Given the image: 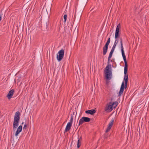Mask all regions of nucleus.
<instances>
[{"instance_id":"11","label":"nucleus","mask_w":149,"mask_h":149,"mask_svg":"<svg viewBox=\"0 0 149 149\" xmlns=\"http://www.w3.org/2000/svg\"><path fill=\"white\" fill-rule=\"evenodd\" d=\"M19 120H14L13 125V129H16L18 126Z\"/></svg>"},{"instance_id":"17","label":"nucleus","mask_w":149,"mask_h":149,"mask_svg":"<svg viewBox=\"0 0 149 149\" xmlns=\"http://www.w3.org/2000/svg\"><path fill=\"white\" fill-rule=\"evenodd\" d=\"M113 52H112V51H111V52H110V53L109 56L108 58V59L109 60H110L111 58L112 57V54H113Z\"/></svg>"},{"instance_id":"12","label":"nucleus","mask_w":149,"mask_h":149,"mask_svg":"<svg viewBox=\"0 0 149 149\" xmlns=\"http://www.w3.org/2000/svg\"><path fill=\"white\" fill-rule=\"evenodd\" d=\"M22 130V126L21 125L19 126L17 128V131H16L15 134V135L16 136H17L21 132Z\"/></svg>"},{"instance_id":"16","label":"nucleus","mask_w":149,"mask_h":149,"mask_svg":"<svg viewBox=\"0 0 149 149\" xmlns=\"http://www.w3.org/2000/svg\"><path fill=\"white\" fill-rule=\"evenodd\" d=\"M81 144V141H80V139H78L77 143V147L79 148Z\"/></svg>"},{"instance_id":"1","label":"nucleus","mask_w":149,"mask_h":149,"mask_svg":"<svg viewBox=\"0 0 149 149\" xmlns=\"http://www.w3.org/2000/svg\"><path fill=\"white\" fill-rule=\"evenodd\" d=\"M120 43L121 48V52L122 56L123 57L124 61L125 62V67H124V79L125 81V85L124 82L122 83L120 90L119 92V94L118 96H120L123 93L124 88H126L127 87V83L128 80V75L127 74V64L126 61V58L125 55V54L124 51L123 50V46L122 40V38H120Z\"/></svg>"},{"instance_id":"3","label":"nucleus","mask_w":149,"mask_h":149,"mask_svg":"<svg viewBox=\"0 0 149 149\" xmlns=\"http://www.w3.org/2000/svg\"><path fill=\"white\" fill-rule=\"evenodd\" d=\"M64 49L60 50L57 54V59L58 61H60L63 58L64 54Z\"/></svg>"},{"instance_id":"18","label":"nucleus","mask_w":149,"mask_h":149,"mask_svg":"<svg viewBox=\"0 0 149 149\" xmlns=\"http://www.w3.org/2000/svg\"><path fill=\"white\" fill-rule=\"evenodd\" d=\"M67 15L66 14H65L64 16V23L66 22V19H67Z\"/></svg>"},{"instance_id":"19","label":"nucleus","mask_w":149,"mask_h":149,"mask_svg":"<svg viewBox=\"0 0 149 149\" xmlns=\"http://www.w3.org/2000/svg\"><path fill=\"white\" fill-rule=\"evenodd\" d=\"M73 120V117L72 116L71 118V119L70 120V122L69 123H70L71 124H72V123Z\"/></svg>"},{"instance_id":"2","label":"nucleus","mask_w":149,"mask_h":149,"mask_svg":"<svg viewBox=\"0 0 149 149\" xmlns=\"http://www.w3.org/2000/svg\"><path fill=\"white\" fill-rule=\"evenodd\" d=\"M111 69V65H108L107 66L104 71L105 77L107 79L109 80L111 78V76L112 75Z\"/></svg>"},{"instance_id":"7","label":"nucleus","mask_w":149,"mask_h":149,"mask_svg":"<svg viewBox=\"0 0 149 149\" xmlns=\"http://www.w3.org/2000/svg\"><path fill=\"white\" fill-rule=\"evenodd\" d=\"M111 105V102H110L106 105L105 107V111H111L113 109Z\"/></svg>"},{"instance_id":"27","label":"nucleus","mask_w":149,"mask_h":149,"mask_svg":"<svg viewBox=\"0 0 149 149\" xmlns=\"http://www.w3.org/2000/svg\"><path fill=\"white\" fill-rule=\"evenodd\" d=\"M1 15H0V21H1Z\"/></svg>"},{"instance_id":"24","label":"nucleus","mask_w":149,"mask_h":149,"mask_svg":"<svg viewBox=\"0 0 149 149\" xmlns=\"http://www.w3.org/2000/svg\"><path fill=\"white\" fill-rule=\"evenodd\" d=\"M117 43H116V42H114V45H113V46H115V47H116V46L117 45Z\"/></svg>"},{"instance_id":"25","label":"nucleus","mask_w":149,"mask_h":149,"mask_svg":"<svg viewBox=\"0 0 149 149\" xmlns=\"http://www.w3.org/2000/svg\"><path fill=\"white\" fill-rule=\"evenodd\" d=\"M79 139H80V141H81V140H82V137L81 136Z\"/></svg>"},{"instance_id":"9","label":"nucleus","mask_w":149,"mask_h":149,"mask_svg":"<svg viewBox=\"0 0 149 149\" xmlns=\"http://www.w3.org/2000/svg\"><path fill=\"white\" fill-rule=\"evenodd\" d=\"M14 93V90L13 89H12L9 91L7 96V97L8 98V99H10L12 97Z\"/></svg>"},{"instance_id":"20","label":"nucleus","mask_w":149,"mask_h":149,"mask_svg":"<svg viewBox=\"0 0 149 149\" xmlns=\"http://www.w3.org/2000/svg\"><path fill=\"white\" fill-rule=\"evenodd\" d=\"M116 47L114 46L113 45V46L112 47V48L111 50V51H112L113 52H114V49L115 48V47Z\"/></svg>"},{"instance_id":"26","label":"nucleus","mask_w":149,"mask_h":149,"mask_svg":"<svg viewBox=\"0 0 149 149\" xmlns=\"http://www.w3.org/2000/svg\"><path fill=\"white\" fill-rule=\"evenodd\" d=\"M110 60H109L108 59V62H107V63H108V64H109V61H110Z\"/></svg>"},{"instance_id":"23","label":"nucleus","mask_w":149,"mask_h":149,"mask_svg":"<svg viewBox=\"0 0 149 149\" xmlns=\"http://www.w3.org/2000/svg\"><path fill=\"white\" fill-rule=\"evenodd\" d=\"M20 78V77H18V79H17V82L18 83V82H19L20 81V79H19V78Z\"/></svg>"},{"instance_id":"13","label":"nucleus","mask_w":149,"mask_h":149,"mask_svg":"<svg viewBox=\"0 0 149 149\" xmlns=\"http://www.w3.org/2000/svg\"><path fill=\"white\" fill-rule=\"evenodd\" d=\"M72 124L70 123H68L65 129V132L70 130L72 126Z\"/></svg>"},{"instance_id":"6","label":"nucleus","mask_w":149,"mask_h":149,"mask_svg":"<svg viewBox=\"0 0 149 149\" xmlns=\"http://www.w3.org/2000/svg\"><path fill=\"white\" fill-rule=\"evenodd\" d=\"M120 24H119L117 25L116 28V30L115 33V38H118L119 36V32L120 29Z\"/></svg>"},{"instance_id":"22","label":"nucleus","mask_w":149,"mask_h":149,"mask_svg":"<svg viewBox=\"0 0 149 149\" xmlns=\"http://www.w3.org/2000/svg\"><path fill=\"white\" fill-rule=\"evenodd\" d=\"M27 127V125L26 124H25L24 125V127H23L24 129H26Z\"/></svg>"},{"instance_id":"29","label":"nucleus","mask_w":149,"mask_h":149,"mask_svg":"<svg viewBox=\"0 0 149 149\" xmlns=\"http://www.w3.org/2000/svg\"><path fill=\"white\" fill-rule=\"evenodd\" d=\"M16 80V79H15V80Z\"/></svg>"},{"instance_id":"21","label":"nucleus","mask_w":149,"mask_h":149,"mask_svg":"<svg viewBox=\"0 0 149 149\" xmlns=\"http://www.w3.org/2000/svg\"><path fill=\"white\" fill-rule=\"evenodd\" d=\"M116 39V40H115V42H116L117 43V44H118V38H115Z\"/></svg>"},{"instance_id":"14","label":"nucleus","mask_w":149,"mask_h":149,"mask_svg":"<svg viewBox=\"0 0 149 149\" xmlns=\"http://www.w3.org/2000/svg\"><path fill=\"white\" fill-rule=\"evenodd\" d=\"M96 112V111L94 109H91L89 110L86 111L85 113L87 114H90L91 115H93Z\"/></svg>"},{"instance_id":"4","label":"nucleus","mask_w":149,"mask_h":149,"mask_svg":"<svg viewBox=\"0 0 149 149\" xmlns=\"http://www.w3.org/2000/svg\"><path fill=\"white\" fill-rule=\"evenodd\" d=\"M110 38H109L105 44V45L103 47V54L104 55H105L107 52L108 50V46L110 43Z\"/></svg>"},{"instance_id":"15","label":"nucleus","mask_w":149,"mask_h":149,"mask_svg":"<svg viewBox=\"0 0 149 149\" xmlns=\"http://www.w3.org/2000/svg\"><path fill=\"white\" fill-rule=\"evenodd\" d=\"M111 102V105L112 106V107H113L114 106V108L116 107L118 105V103L117 102Z\"/></svg>"},{"instance_id":"5","label":"nucleus","mask_w":149,"mask_h":149,"mask_svg":"<svg viewBox=\"0 0 149 149\" xmlns=\"http://www.w3.org/2000/svg\"><path fill=\"white\" fill-rule=\"evenodd\" d=\"M91 119L89 118L83 117L79 120V125L82 124L84 122H88L90 121Z\"/></svg>"},{"instance_id":"10","label":"nucleus","mask_w":149,"mask_h":149,"mask_svg":"<svg viewBox=\"0 0 149 149\" xmlns=\"http://www.w3.org/2000/svg\"><path fill=\"white\" fill-rule=\"evenodd\" d=\"M20 112L18 111L16 112L14 117V120H20Z\"/></svg>"},{"instance_id":"28","label":"nucleus","mask_w":149,"mask_h":149,"mask_svg":"<svg viewBox=\"0 0 149 149\" xmlns=\"http://www.w3.org/2000/svg\"><path fill=\"white\" fill-rule=\"evenodd\" d=\"M24 124V123L23 122H22V124Z\"/></svg>"},{"instance_id":"8","label":"nucleus","mask_w":149,"mask_h":149,"mask_svg":"<svg viewBox=\"0 0 149 149\" xmlns=\"http://www.w3.org/2000/svg\"><path fill=\"white\" fill-rule=\"evenodd\" d=\"M114 119H113L109 123L108 126L106 130V132H109L110 130V129L112 127V126L113 125L114 122Z\"/></svg>"}]
</instances>
